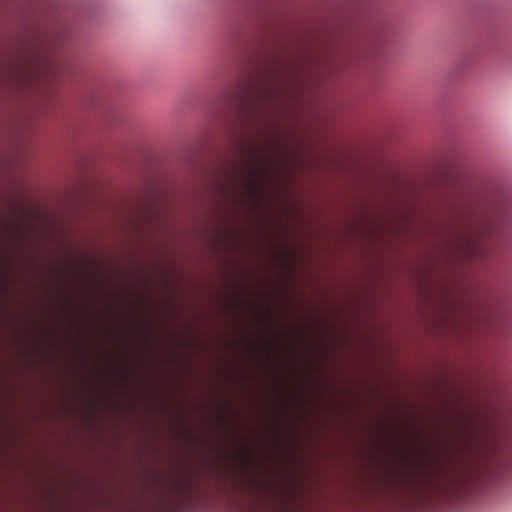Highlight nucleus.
<instances>
[{"mask_svg": "<svg viewBox=\"0 0 512 512\" xmlns=\"http://www.w3.org/2000/svg\"><path fill=\"white\" fill-rule=\"evenodd\" d=\"M241 160L238 173L246 190L256 194L271 174L274 162L269 144L257 137H249L240 144Z\"/></svg>", "mask_w": 512, "mask_h": 512, "instance_id": "f257e3e1", "label": "nucleus"}, {"mask_svg": "<svg viewBox=\"0 0 512 512\" xmlns=\"http://www.w3.org/2000/svg\"><path fill=\"white\" fill-rule=\"evenodd\" d=\"M492 224L487 221L476 224L467 233L463 243V252L472 258H481L486 252V242L492 233Z\"/></svg>", "mask_w": 512, "mask_h": 512, "instance_id": "f03ea898", "label": "nucleus"}]
</instances>
